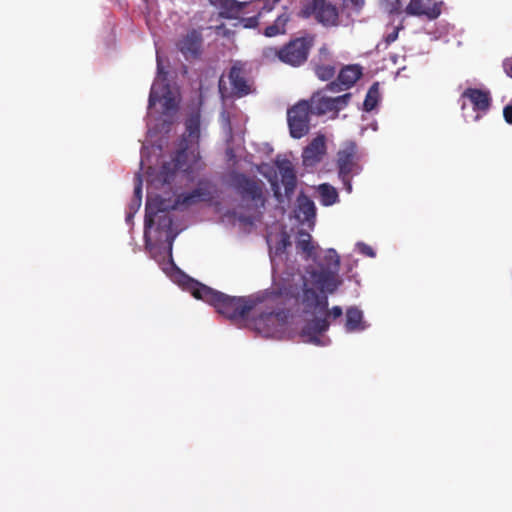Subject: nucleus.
Listing matches in <instances>:
<instances>
[{
	"label": "nucleus",
	"mask_w": 512,
	"mask_h": 512,
	"mask_svg": "<svg viewBox=\"0 0 512 512\" xmlns=\"http://www.w3.org/2000/svg\"><path fill=\"white\" fill-rule=\"evenodd\" d=\"M299 303L303 308V313L313 318L306 321L301 330V337L305 342L319 345L320 336L329 330L331 320H336L343 315L340 306H333L328 309V297L325 294L318 293L304 282L302 293L299 297Z\"/></svg>",
	"instance_id": "1"
},
{
	"label": "nucleus",
	"mask_w": 512,
	"mask_h": 512,
	"mask_svg": "<svg viewBox=\"0 0 512 512\" xmlns=\"http://www.w3.org/2000/svg\"><path fill=\"white\" fill-rule=\"evenodd\" d=\"M191 293L196 299L215 307L219 314L231 321L246 319L257 305V301L251 297L229 296L199 282L192 284Z\"/></svg>",
	"instance_id": "2"
},
{
	"label": "nucleus",
	"mask_w": 512,
	"mask_h": 512,
	"mask_svg": "<svg viewBox=\"0 0 512 512\" xmlns=\"http://www.w3.org/2000/svg\"><path fill=\"white\" fill-rule=\"evenodd\" d=\"M213 185L209 181L201 180L195 189L188 193L179 194L174 200L165 199L159 195L148 197V211L155 213L167 208H188L199 202H209L213 198Z\"/></svg>",
	"instance_id": "3"
},
{
	"label": "nucleus",
	"mask_w": 512,
	"mask_h": 512,
	"mask_svg": "<svg viewBox=\"0 0 512 512\" xmlns=\"http://www.w3.org/2000/svg\"><path fill=\"white\" fill-rule=\"evenodd\" d=\"M230 184L247 208H264L266 203L264 183L260 179L233 172L230 175Z\"/></svg>",
	"instance_id": "4"
},
{
	"label": "nucleus",
	"mask_w": 512,
	"mask_h": 512,
	"mask_svg": "<svg viewBox=\"0 0 512 512\" xmlns=\"http://www.w3.org/2000/svg\"><path fill=\"white\" fill-rule=\"evenodd\" d=\"M359 158L357 145L353 141L345 142L337 152L338 176L348 193L352 192V177L358 175L362 169Z\"/></svg>",
	"instance_id": "5"
},
{
	"label": "nucleus",
	"mask_w": 512,
	"mask_h": 512,
	"mask_svg": "<svg viewBox=\"0 0 512 512\" xmlns=\"http://www.w3.org/2000/svg\"><path fill=\"white\" fill-rule=\"evenodd\" d=\"M297 15L303 19L314 16L317 22L325 27L339 25L338 8L326 0H307L303 2Z\"/></svg>",
	"instance_id": "6"
},
{
	"label": "nucleus",
	"mask_w": 512,
	"mask_h": 512,
	"mask_svg": "<svg viewBox=\"0 0 512 512\" xmlns=\"http://www.w3.org/2000/svg\"><path fill=\"white\" fill-rule=\"evenodd\" d=\"M326 91H329L327 86L314 92L308 100L309 106H311L313 115L322 116L328 113H333V118H335L339 111L347 107L352 94L345 93L337 97H329L326 95Z\"/></svg>",
	"instance_id": "7"
},
{
	"label": "nucleus",
	"mask_w": 512,
	"mask_h": 512,
	"mask_svg": "<svg viewBox=\"0 0 512 512\" xmlns=\"http://www.w3.org/2000/svg\"><path fill=\"white\" fill-rule=\"evenodd\" d=\"M315 42V36L307 34L290 40L280 48V61L294 67L304 64Z\"/></svg>",
	"instance_id": "8"
},
{
	"label": "nucleus",
	"mask_w": 512,
	"mask_h": 512,
	"mask_svg": "<svg viewBox=\"0 0 512 512\" xmlns=\"http://www.w3.org/2000/svg\"><path fill=\"white\" fill-rule=\"evenodd\" d=\"M312 115L309 101L300 100L287 111V123L292 138L300 139L310 131V120Z\"/></svg>",
	"instance_id": "9"
},
{
	"label": "nucleus",
	"mask_w": 512,
	"mask_h": 512,
	"mask_svg": "<svg viewBox=\"0 0 512 512\" xmlns=\"http://www.w3.org/2000/svg\"><path fill=\"white\" fill-rule=\"evenodd\" d=\"M174 210L173 208H167L163 211H157L155 213H149L148 211V202L146 203L145 208V219H144V236L145 238L148 235L149 230L153 227V225L157 224V230L160 232H164L166 234V241L168 242L169 254H172V245L173 241L176 237L173 234L172 226H173V218L170 215V211Z\"/></svg>",
	"instance_id": "10"
},
{
	"label": "nucleus",
	"mask_w": 512,
	"mask_h": 512,
	"mask_svg": "<svg viewBox=\"0 0 512 512\" xmlns=\"http://www.w3.org/2000/svg\"><path fill=\"white\" fill-rule=\"evenodd\" d=\"M190 148L188 140L183 137L179 144V149L170 162H165L161 166L158 173V181L162 184H170L178 170L188 171L191 165L187 164V150Z\"/></svg>",
	"instance_id": "11"
},
{
	"label": "nucleus",
	"mask_w": 512,
	"mask_h": 512,
	"mask_svg": "<svg viewBox=\"0 0 512 512\" xmlns=\"http://www.w3.org/2000/svg\"><path fill=\"white\" fill-rule=\"evenodd\" d=\"M203 28H192L177 41L176 47L186 60L199 59L203 53Z\"/></svg>",
	"instance_id": "12"
},
{
	"label": "nucleus",
	"mask_w": 512,
	"mask_h": 512,
	"mask_svg": "<svg viewBox=\"0 0 512 512\" xmlns=\"http://www.w3.org/2000/svg\"><path fill=\"white\" fill-rule=\"evenodd\" d=\"M363 70L358 64H350L341 68L337 79L327 84V89L337 93L351 88L362 77Z\"/></svg>",
	"instance_id": "13"
},
{
	"label": "nucleus",
	"mask_w": 512,
	"mask_h": 512,
	"mask_svg": "<svg viewBox=\"0 0 512 512\" xmlns=\"http://www.w3.org/2000/svg\"><path fill=\"white\" fill-rule=\"evenodd\" d=\"M158 102L162 103L165 113L175 111L177 109V103L171 93L169 85L167 83L155 80L151 86L148 107L151 108Z\"/></svg>",
	"instance_id": "14"
},
{
	"label": "nucleus",
	"mask_w": 512,
	"mask_h": 512,
	"mask_svg": "<svg viewBox=\"0 0 512 512\" xmlns=\"http://www.w3.org/2000/svg\"><path fill=\"white\" fill-rule=\"evenodd\" d=\"M326 151V138L323 134H319L303 149L301 155L303 165L305 167L315 166L323 160Z\"/></svg>",
	"instance_id": "15"
},
{
	"label": "nucleus",
	"mask_w": 512,
	"mask_h": 512,
	"mask_svg": "<svg viewBox=\"0 0 512 512\" xmlns=\"http://www.w3.org/2000/svg\"><path fill=\"white\" fill-rule=\"evenodd\" d=\"M228 78L231 85V93L234 97L242 98L252 93V84L247 79L245 70L240 64H234L230 68Z\"/></svg>",
	"instance_id": "16"
},
{
	"label": "nucleus",
	"mask_w": 512,
	"mask_h": 512,
	"mask_svg": "<svg viewBox=\"0 0 512 512\" xmlns=\"http://www.w3.org/2000/svg\"><path fill=\"white\" fill-rule=\"evenodd\" d=\"M405 13L408 16H425L434 20L441 14V3L434 0H410L405 7Z\"/></svg>",
	"instance_id": "17"
},
{
	"label": "nucleus",
	"mask_w": 512,
	"mask_h": 512,
	"mask_svg": "<svg viewBox=\"0 0 512 512\" xmlns=\"http://www.w3.org/2000/svg\"><path fill=\"white\" fill-rule=\"evenodd\" d=\"M339 270L331 268H320V270H314L311 272V277L314 283L320 288V292L324 294V291L333 293L338 288L340 282L337 279Z\"/></svg>",
	"instance_id": "18"
},
{
	"label": "nucleus",
	"mask_w": 512,
	"mask_h": 512,
	"mask_svg": "<svg viewBox=\"0 0 512 512\" xmlns=\"http://www.w3.org/2000/svg\"><path fill=\"white\" fill-rule=\"evenodd\" d=\"M462 98L468 99L472 104L473 110L486 113L491 106V94L488 90L479 88H467L462 93Z\"/></svg>",
	"instance_id": "19"
},
{
	"label": "nucleus",
	"mask_w": 512,
	"mask_h": 512,
	"mask_svg": "<svg viewBox=\"0 0 512 512\" xmlns=\"http://www.w3.org/2000/svg\"><path fill=\"white\" fill-rule=\"evenodd\" d=\"M278 317L279 313H275L274 311L261 312L252 320L251 325L258 333L269 336L276 329Z\"/></svg>",
	"instance_id": "20"
},
{
	"label": "nucleus",
	"mask_w": 512,
	"mask_h": 512,
	"mask_svg": "<svg viewBox=\"0 0 512 512\" xmlns=\"http://www.w3.org/2000/svg\"><path fill=\"white\" fill-rule=\"evenodd\" d=\"M279 173L281 175V182L285 189V195L290 198L294 193L297 177L292 163L288 160H284L277 164Z\"/></svg>",
	"instance_id": "21"
},
{
	"label": "nucleus",
	"mask_w": 512,
	"mask_h": 512,
	"mask_svg": "<svg viewBox=\"0 0 512 512\" xmlns=\"http://www.w3.org/2000/svg\"><path fill=\"white\" fill-rule=\"evenodd\" d=\"M247 6L246 2L236 0H222L217 6L219 16L226 19H237Z\"/></svg>",
	"instance_id": "22"
},
{
	"label": "nucleus",
	"mask_w": 512,
	"mask_h": 512,
	"mask_svg": "<svg viewBox=\"0 0 512 512\" xmlns=\"http://www.w3.org/2000/svg\"><path fill=\"white\" fill-rule=\"evenodd\" d=\"M297 218L301 222H309L316 216V207L314 202L306 195H299L296 208Z\"/></svg>",
	"instance_id": "23"
},
{
	"label": "nucleus",
	"mask_w": 512,
	"mask_h": 512,
	"mask_svg": "<svg viewBox=\"0 0 512 512\" xmlns=\"http://www.w3.org/2000/svg\"><path fill=\"white\" fill-rule=\"evenodd\" d=\"M366 328L363 321V312L357 307H349L346 310L345 330L348 333L362 331Z\"/></svg>",
	"instance_id": "24"
},
{
	"label": "nucleus",
	"mask_w": 512,
	"mask_h": 512,
	"mask_svg": "<svg viewBox=\"0 0 512 512\" xmlns=\"http://www.w3.org/2000/svg\"><path fill=\"white\" fill-rule=\"evenodd\" d=\"M287 10V7H284L283 13H281L271 25H268L264 29L263 34L266 37H275L286 33V26L291 19Z\"/></svg>",
	"instance_id": "25"
},
{
	"label": "nucleus",
	"mask_w": 512,
	"mask_h": 512,
	"mask_svg": "<svg viewBox=\"0 0 512 512\" xmlns=\"http://www.w3.org/2000/svg\"><path fill=\"white\" fill-rule=\"evenodd\" d=\"M296 248L305 254L306 259H316L317 246L312 243V237L308 232L299 231Z\"/></svg>",
	"instance_id": "26"
},
{
	"label": "nucleus",
	"mask_w": 512,
	"mask_h": 512,
	"mask_svg": "<svg viewBox=\"0 0 512 512\" xmlns=\"http://www.w3.org/2000/svg\"><path fill=\"white\" fill-rule=\"evenodd\" d=\"M186 135L189 145L195 144L198 146L200 139V116L198 114L191 115L185 122Z\"/></svg>",
	"instance_id": "27"
},
{
	"label": "nucleus",
	"mask_w": 512,
	"mask_h": 512,
	"mask_svg": "<svg viewBox=\"0 0 512 512\" xmlns=\"http://www.w3.org/2000/svg\"><path fill=\"white\" fill-rule=\"evenodd\" d=\"M318 192L320 195V202L323 206H331L339 200L336 188L328 183L319 185Z\"/></svg>",
	"instance_id": "28"
},
{
	"label": "nucleus",
	"mask_w": 512,
	"mask_h": 512,
	"mask_svg": "<svg viewBox=\"0 0 512 512\" xmlns=\"http://www.w3.org/2000/svg\"><path fill=\"white\" fill-rule=\"evenodd\" d=\"M380 98L379 93V83L375 82L373 83L370 88L368 89V92L366 94L363 108L365 111L370 112L372 111L378 104Z\"/></svg>",
	"instance_id": "29"
},
{
	"label": "nucleus",
	"mask_w": 512,
	"mask_h": 512,
	"mask_svg": "<svg viewBox=\"0 0 512 512\" xmlns=\"http://www.w3.org/2000/svg\"><path fill=\"white\" fill-rule=\"evenodd\" d=\"M314 72H315V75L321 81H329L335 76L336 67L331 64L319 63V64H315Z\"/></svg>",
	"instance_id": "30"
},
{
	"label": "nucleus",
	"mask_w": 512,
	"mask_h": 512,
	"mask_svg": "<svg viewBox=\"0 0 512 512\" xmlns=\"http://www.w3.org/2000/svg\"><path fill=\"white\" fill-rule=\"evenodd\" d=\"M323 260L324 263L321 265V268H331L339 270L340 257L334 249H328Z\"/></svg>",
	"instance_id": "31"
},
{
	"label": "nucleus",
	"mask_w": 512,
	"mask_h": 512,
	"mask_svg": "<svg viewBox=\"0 0 512 512\" xmlns=\"http://www.w3.org/2000/svg\"><path fill=\"white\" fill-rule=\"evenodd\" d=\"M384 10L389 15H401L403 12L405 13V8H403V4L401 0H383L382 2Z\"/></svg>",
	"instance_id": "32"
},
{
	"label": "nucleus",
	"mask_w": 512,
	"mask_h": 512,
	"mask_svg": "<svg viewBox=\"0 0 512 512\" xmlns=\"http://www.w3.org/2000/svg\"><path fill=\"white\" fill-rule=\"evenodd\" d=\"M365 5V0H342V9L359 14Z\"/></svg>",
	"instance_id": "33"
},
{
	"label": "nucleus",
	"mask_w": 512,
	"mask_h": 512,
	"mask_svg": "<svg viewBox=\"0 0 512 512\" xmlns=\"http://www.w3.org/2000/svg\"><path fill=\"white\" fill-rule=\"evenodd\" d=\"M136 183L134 187V199L133 203L139 207L141 205L142 200V179L141 176L138 174L135 178Z\"/></svg>",
	"instance_id": "34"
},
{
	"label": "nucleus",
	"mask_w": 512,
	"mask_h": 512,
	"mask_svg": "<svg viewBox=\"0 0 512 512\" xmlns=\"http://www.w3.org/2000/svg\"><path fill=\"white\" fill-rule=\"evenodd\" d=\"M262 54L267 59L277 57L280 60V49H277L275 47L264 48Z\"/></svg>",
	"instance_id": "35"
},
{
	"label": "nucleus",
	"mask_w": 512,
	"mask_h": 512,
	"mask_svg": "<svg viewBox=\"0 0 512 512\" xmlns=\"http://www.w3.org/2000/svg\"><path fill=\"white\" fill-rule=\"evenodd\" d=\"M503 116L508 124H512V105H507L504 107Z\"/></svg>",
	"instance_id": "36"
},
{
	"label": "nucleus",
	"mask_w": 512,
	"mask_h": 512,
	"mask_svg": "<svg viewBox=\"0 0 512 512\" xmlns=\"http://www.w3.org/2000/svg\"><path fill=\"white\" fill-rule=\"evenodd\" d=\"M398 33H399V27L395 28L391 33H389L386 36V38H385L386 43L391 44L394 41H396V39L398 38Z\"/></svg>",
	"instance_id": "37"
},
{
	"label": "nucleus",
	"mask_w": 512,
	"mask_h": 512,
	"mask_svg": "<svg viewBox=\"0 0 512 512\" xmlns=\"http://www.w3.org/2000/svg\"><path fill=\"white\" fill-rule=\"evenodd\" d=\"M243 21L245 22L244 27L247 28H252L258 25V17L256 16L243 19Z\"/></svg>",
	"instance_id": "38"
},
{
	"label": "nucleus",
	"mask_w": 512,
	"mask_h": 512,
	"mask_svg": "<svg viewBox=\"0 0 512 512\" xmlns=\"http://www.w3.org/2000/svg\"><path fill=\"white\" fill-rule=\"evenodd\" d=\"M360 250L363 254H365L366 256H369V257H374L375 256V252L374 250L372 249V247L366 245V244H361L360 245Z\"/></svg>",
	"instance_id": "39"
},
{
	"label": "nucleus",
	"mask_w": 512,
	"mask_h": 512,
	"mask_svg": "<svg viewBox=\"0 0 512 512\" xmlns=\"http://www.w3.org/2000/svg\"><path fill=\"white\" fill-rule=\"evenodd\" d=\"M157 69H158V81L165 83V77L160 80V75L163 73V75H166V72H163V69L160 66L159 58H157Z\"/></svg>",
	"instance_id": "40"
},
{
	"label": "nucleus",
	"mask_w": 512,
	"mask_h": 512,
	"mask_svg": "<svg viewBox=\"0 0 512 512\" xmlns=\"http://www.w3.org/2000/svg\"><path fill=\"white\" fill-rule=\"evenodd\" d=\"M505 72L506 74L512 78V62L511 63H505L504 64Z\"/></svg>",
	"instance_id": "41"
},
{
	"label": "nucleus",
	"mask_w": 512,
	"mask_h": 512,
	"mask_svg": "<svg viewBox=\"0 0 512 512\" xmlns=\"http://www.w3.org/2000/svg\"><path fill=\"white\" fill-rule=\"evenodd\" d=\"M319 55H320V57H322V56L327 57V56H329V50L325 46H323L319 49Z\"/></svg>",
	"instance_id": "42"
},
{
	"label": "nucleus",
	"mask_w": 512,
	"mask_h": 512,
	"mask_svg": "<svg viewBox=\"0 0 512 512\" xmlns=\"http://www.w3.org/2000/svg\"><path fill=\"white\" fill-rule=\"evenodd\" d=\"M222 0H209V2L215 7L217 6Z\"/></svg>",
	"instance_id": "43"
},
{
	"label": "nucleus",
	"mask_w": 512,
	"mask_h": 512,
	"mask_svg": "<svg viewBox=\"0 0 512 512\" xmlns=\"http://www.w3.org/2000/svg\"><path fill=\"white\" fill-rule=\"evenodd\" d=\"M275 186H276V189H274V194L278 198L280 196V192H279L278 186L277 185H275Z\"/></svg>",
	"instance_id": "44"
},
{
	"label": "nucleus",
	"mask_w": 512,
	"mask_h": 512,
	"mask_svg": "<svg viewBox=\"0 0 512 512\" xmlns=\"http://www.w3.org/2000/svg\"><path fill=\"white\" fill-rule=\"evenodd\" d=\"M282 242H283V246H284V247H286V245H288V244H289V242H288V240H287V239H283V241H282Z\"/></svg>",
	"instance_id": "45"
},
{
	"label": "nucleus",
	"mask_w": 512,
	"mask_h": 512,
	"mask_svg": "<svg viewBox=\"0 0 512 512\" xmlns=\"http://www.w3.org/2000/svg\"><path fill=\"white\" fill-rule=\"evenodd\" d=\"M219 89H220V91H222V81L221 80L219 82Z\"/></svg>",
	"instance_id": "46"
},
{
	"label": "nucleus",
	"mask_w": 512,
	"mask_h": 512,
	"mask_svg": "<svg viewBox=\"0 0 512 512\" xmlns=\"http://www.w3.org/2000/svg\"><path fill=\"white\" fill-rule=\"evenodd\" d=\"M281 0H273V3L276 4L278 2H280Z\"/></svg>",
	"instance_id": "47"
}]
</instances>
